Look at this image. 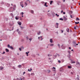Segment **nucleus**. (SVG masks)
Segmentation results:
<instances>
[{
  "label": "nucleus",
  "instance_id": "a878e982",
  "mask_svg": "<svg viewBox=\"0 0 80 80\" xmlns=\"http://www.w3.org/2000/svg\"><path fill=\"white\" fill-rule=\"evenodd\" d=\"M31 13H33V11L32 10L31 11Z\"/></svg>",
  "mask_w": 80,
  "mask_h": 80
},
{
  "label": "nucleus",
  "instance_id": "69168bd1",
  "mask_svg": "<svg viewBox=\"0 0 80 80\" xmlns=\"http://www.w3.org/2000/svg\"><path fill=\"white\" fill-rule=\"evenodd\" d=\"M11 15H13V14H12V13H11Z\"/></svg>",
  "mask_w": 80,
  "mask_h": 80
},
{
  "label": "nucleus",
  "instance_id": "4d7b16f0",
  "mask_svg": "<svg viewBox=\"0 0 80 80\" xmlns=\"http://www.w3.org/2000/svg\"><path fill=\"white\" fill-rule=\"evenodd\" d=\"M17 80H20V79H18V78H17Z\"/></svg>",
  "mask_w": 80,
  "mask_h": 80
},
{
  "label": "nucleus",
  "instance_id": "49530a36",
  "mask_svg": "<svg viewBox=\"0 0 80 80\" xmlns=\"http://www.w3.org/2000/svg\"><path fill=\"white\" fill-rule=\"evenodd\" d=\"M22 80H25V78L24 77H23L22 78Z\"/></svg>",
  "mask_w": 80,
  "mask_h": 80
},
{
  "label": "nucleus",
  "instance_id": "c9c22d12",
  "mask_svg": "<svg viewBox=\"0 0 80 80\" xmlns=\"http://www.w3.org/2000/svg\"><path fill=\"white\" fill-rule=\"evenodd\" d=\"M21 48H22V49H23L24 48H23V46H22Z\"/></svg>",
  "mask_w": 80,
  "mask_h": 80
},
{
  "label": "nucleus",
  "instance_id": "a19ab883",
  "mask_svg": "<svg viewBox=\"0 0 80 80\" xmlns=\"http://www.w3.org/2000/svg\"><path fill=\"white\" fill-rule=\"evenodd\" d=\"M42 4H43L44 3H45V2H42Z\"/></svg>",
  "mask_w": 80,
  "mask_h": 80
},
{
  "label": "nucleus",
  "instance_id": "7c9ffc66",
  "mask_svg": "<svg viewBox=\"0 0 80 80\" xmlns=\"http://www.w3.org/2000/svg\"><path fill=\"white\" fill-rule=\"evenodd\" d=\"M56 16H57V17H59V15H57V14H56Z\"/></svg>",
  "mask_w": 80,
  "mask_h": 80
},
{
  "label": "nucleus",
  "instance_id": "6ab92c4d",
  "mask_svg": "<svg viewBox=\"0 0 80 80\" xmlns=\"http://www.w3.org/2000/svg\"><path fill=\"white\" fill-rule=\"evenodd\" d=\"M40 33H41V32H40V31H39V32H38V35H40Z\"/></svg>",
  "mask_w": 80,
  "mask_h": 80
},
{
  "label": "nucleus",
  "instance_id": "864d4df0",
  "mask_svg": "<svg viewBox=\"0 0 80 80\" xmlns=\"http://www.w3.org/2000/svg\"><path fill=\"white\" fill-rule=\"evenodd\" d=\"M74 29H75V30H76V27H74Z\"/></svg>",
  "mask_w": 80,
  "mask_h": 80
},
{
  "label": "nucleus",
  "instance_id": "052dcab7",
  "mask_svg": "<svg viewBox=\"0 0 80 80\" xmlns=\"http://www.w3.org/2000/svg\"><path fill=\"white\" fill-rule=\"evenodd\" d=\"M69 49H71V48L69 47Z\"/></svg>",
  "mask_w": 80,
  "mask_h": 80
},
{
  "label": "nucleus",
  "instance_id": "7ed1b4c3",
  "mask_svg": "<svg viewBox=\"0 0 80 80\" xmlns=\"http://www.w3.org/2000/svg\"><path fill=\"white\" fill-rule=\"evenodd\" d=\"M56 28H58V23H57L56 25Z\"/></svg>",
  "mask_w": 80,
  "mask_h": 80
},
{
  "label": "nucleus",
  "instance_id": "b1692460",
  "mask_svg": "<svg viewBox=\"0 0 80 80\" xmlns=\"http://www.w3.org/2000/svg\"><path fill=\"white\" fill-rule=\"evenodd\" d=\"M47 72L48 73H50V70H47Z\"/></svg>",
  "mask_w": 80,
  "mask_h": 80
},
{
  "label": "nucleus",
  "instance_id": "4c0bfd02",
  "mask_svg": "<svg viewBox=\"0 0 80 80\" xmlns=\"http://www.w3.org/2000/svg\"><path fill=\"white\" fill-rule=\"evenodd\" d=\"M58 56V57H60V55L58 54H57V56Z\"/></svg>",
  "mask_w": 80,
  "mask_h": 80
},
{
  "label": "nucleus",
  "instance_id": "cd10ccee",
  "mask_svg": "<svg viewBox=\"0 0 80 80\" xmlns=\"http://www.w3.org/2000/svg\"><path fill=\"white\" fill-rule=\"evenodd\" d=\"M68 58H70V54H69L68 55Z\"/></svg>",
  "mask_w": 80,
  "mask_h": 80
},
{
  "label": "nucleus",
  "instance_id": "ea45409f",
  "mask_svg": "<svg viewBox=\"0 0 80 80\" xmlns=\"http://www.w3.org/2000/svg\"><path fill=\"white\" fill-rule=\"evenodd\" d=\"M51 55L50 54H48V57H51Z\"/></svg>",
  "mask_w": 80,
  "mask_h": 80
},
{
  "label": "nucleus",
  "instance_id": "13d9d810",
  "mask_svg": "<svg viewBox=\"0 0 80 80\" xmlns=\"http://www.w3.org/2000/svg\"><path fill=\"white\" fill-rule=\"evenodd\" d=\"M20 27H21V28H23L21 26H20Z\"/></svg>",
  "mask_w": 80,
  "mask_h": 80
},
{
  "label": "nucleus",
  "instance_id": "0e129e2a",
  "mask_svg": "<svg viewBox=\"0 0 80 80\" xmlns=\"http://www.w3.org/2000/svg\"><path fill=\"white\" fill-rule=\"evenodd\" d=\"M49 60H51V58H49Z\"/></svg>",
  "mask_w": 80,
  "mask_h": 80
},
{
  "label": "nucleus",
  "instance_id": "6e6d98bb",
  "mask_svg": "<svg viewBox=\"0 0 80 80\" xmlns=\"http://www.w3.org/2000/svg\"><path fill=\"white\" fill-rule=\"evenodd\" d=\"M20 79L21 80H23V79L22 80V78H20Z\"/></svg>",
  "mask_w": 80,
  "mask_h": 80
},
{
  "label": "nucleus",
  "instance_id": "4be33fe9",
  "mask_svg": "<svg viewBox=\"0 0 80 80\" xmlns=\"http://www.w3.org/2000/svg\"><path fill=\"white\" fill-rule=\"evenodd\" d=\"M11 49H12V50L13 49V48L12 47V46H10V48Z\"/></svg>",
  "mask_w": 80,
  "mask_h": 80
},
{
  "label": "nucleus",
  "instance_id": "37998d69",
  "mask_svg": "<svg viewBox=\"0 0 80 80\" xmlns=\"http://www.w3.org/2000/svg\"><path fill=\"white\" fill-rule=\"evenodd\" d=\"M61 31L62 33H63V31L62 30H61Z\"/></svg>",
  "mask_w": 80,
  "mask_h": 80
},
{
  "label": "nucleus",
  "instance_id": "423d86ee",
  "mask_svg": "<svg viewBox=\"0 0 80 80\" xmlns=\"http://www.w3.org/2000/svg\"><path fill=\"white\" fill-rule=\"evenodd\" d=\"M76 63L77 65H78V66H80V62H76Z\"/></svg>",
  "mask_w": 80,
  "mask_h": 80
},
{
  "label": "nucleus",
  "instance_id": "bf43d9fd",
  "mask_svg": "<svg viewBox=\"0 0 80 80\" xmlns=\"http://www.w3.org/2000/svg\"><path fill=\"white\" fill-rule=\"evenodd\" d=\"M71 8H72V9L73 8V7H71Z\"/></svg>",
  "mask_w": 80,
  "mask_h": 80
},
{
  "label": "nucleus",
  "instance_id": "5701e85b",
  "mask_svg": "<svg viewBox=\"0 0 80 80\" xmlns=\"http://www.w3.org/2000/svg\"><path fill=\"white\" fill-rule=\"evenodd\" d=\"M60 20H62V21H63V19L62 18H60L59 19Z\"/></svg>",
  "mask_w": 80,
  "mask_h": 80
},
{
  "label": "nucleus",
  "instance_id": "20e7f679",
  "mask_svg": "<svg viewBox=\"0 0 80 80\" xmlns=\"http://www.w3.org/2000/svg\"><path fill=\"white\" fill-rule=\"evenodd\" d=\"M63 18H64V20H67V19L66 18V17H65V16H63Z\"/></svg>",
  "mask_w": 80,
  "mask_h": 80
},
{
  "label": "nucleus",
  "instance_id": "412c9836",
  "mask_svg": "<svg viewBox=\"0 0 80 80\" xmlns=\"http://www.w3.org/2000/svg\"><path fill=\"white\" fill-rule=\"evenodd\" d=\"M66 30L68 32H69V29L68 28Z\"/></svg>",
  "mask_w": 80,
  "mask_h": 80
},
{
  "label": "nucleus",
  "instance_id": "39448f33",
  "mask_svg": "<svg viewBox=\"0 0 80 80\" xmlns=\"http://www.w3.org/2000/svg\"><path fill=\"white\" fill-rule=\"evenodd\" d=\"M50 43H53V40H52V39H50Z\"/></svg>",
  "mask_w": 80,
  "mask_h": 80
},
{
  "label": "nucleus",
  "instance_id": "473e14b6",
  "mask_svg": "<svg viewBox=\"0 0 80 80\" xmlns=\"http://www.w3.org/2000/svg\"><path fill=\"white\" fill-rule=\"evenodd\" d=\"M76 79H77V80H80V79H79V78H76Z\"/></svg>",
  "mask_w": 80,
  "mask_h": 80
},
{
  "label": "nucleus",
  "instance_id": "393cba45",
  "mask_svg": "<svg viewBox=\"0 0 80 80\" xmlns=\"http://www.w3.org/2000/svg\"><path fill=\"white\" fill-rule=\"evenodd\" d=\"M68 68H71V66H68Z\"/></svg>",
  "mask_w": 80,
  "mask_h": 80
},
{
  "label": "nucleus",
  "instance_id": "9b49d317",
  "mask_svg": "<svg viewBox=\"0 0 80 80\" xmlns=\"http://www.w3.org/2000/svg\"><path fill=\"white\" fill-rule=\"evenodd\" d=\"M32 70V69L31 68L30 69H28V72H31Z\"/></svg>",
  "mask_w": 80,
  "mask_h": 80
},
{
  "label": "nucleus",
  "instance_id": "1a4fd4ad",
  "mask_svg": "<svg viewBox=\"0 0 80 80\" xmlns=\"http://www.w3.org/2000/svg\"><path fill=\"white\" fill-rule=\"evenodd\" d=\"M47 2H45V4H44V6L45 7H48V6L47 5Z\"/></svg>",
  "mask_w": 80,
  "mask_h": 80
},
{
  "label": "nucleus",
  "instance_id": "f8f14e48",
  "mask_svg": "<svg viewBox=\"0 0 80 80\" xmlns=\"http://www.w3.org/2000/svg\"><path fill=\"white\" fill-rule=\"evenodd\" d=\"M18 23L20 26V25H22V22H18Z\"/></svg>",
  "mask_w": 80,
  "mask_h": 80
},
{
  "label": "nucleus",
  "instance_id": "603ef678",
  "mask_svg": "<svg viewBox=\"0 0 80 80\" xmlns=\"http://www.w3.org/2000/svg\"><path fill=\"white\" fill-rule=\"evenodd\" d=\"M63 14H65V12H63Z\"/></svg>",
  "mask_w": 80,
  "mask_h": 80
},
{
  "label": "nucleus",
  "instance_id": "f257e3e1",
  "mask_svg": "<svg viewBox=\"0 0 80 80\" xmlns=\"http://www.w3.org/2000/svg\"><path fill=\"white\" fill-rule=\"evenodd\" d=\"M23 2H20V5H21V7L23 8Z\"/></svg>",
  "mask_w": 80,
  "mask_h": 80
},
{
  "label": "nucleus",
  "instance_id": "dca6fc26",
  "mask_svg": "<svg viewBox=\"0 0 80 80\" xmlns=\"http://www.w3.org/2000/svg\"><path fill=\"white\" fill-rule=\"evenodd\" d=\"M18 68H21L22 67V65H19L18 66Z\"/></svg>",
  "mask_w": 80,
  "mask_h": 80
},
{
  "label": "nucleus",
  "instance_id": "6e6552de",
  "mask_svg": "<svg viewBox=\"0 0 80 80\" xmlns=\"http://www.w3.org/2000/svg\"><path fill=\"white\" fill-rule=\"evenodd\" d=\"M76 20V21H79V20H80V19H79L78 18H77Z\"/></svg>",
  "mask_w": 80,
  "mask_h": 80
},
{
  "label": "nucleus",
  "instance_id": "f704fd0d",
  "mask_svg": "<svg viewBox=\"0 0 80 80\" xmlns=\"http://www.w3.org/2000/svg\"><path fill=\"white\" fill-rule=\"evenodd\" d=\"M29 40L30 41H31L32 40V38H29Z\"/></svg>",
  "mask_w": 80,
  "mask_h": 80
},
{
  "label": "nucleus",
  "instance_id": "f03ea898",
  "mask_svg": "<svg viewBox=\"0 0 80 80\" xmlns=\"http://www.w3.org/2000/svg\"><path fill=\"white\" fill-rule=\"evenodd\" d=\"M15 8H16V5H14L13 8V10H15Z\"/></svg>",
  "mask_w": 80,
  "mask_h": 80
},
{
  "label": "nucleus",
  "instance_id": "ddd939ff",
  "mask_svg": "<svg viewBox=\"0 0 80 80\" xmlns=\"http://www.w3.org/2000/svg\"><path fill=\"white\" fill-rule=\"evenodd\" d=\"M75 23L76 25H77V24H78V23H79V22H75Z\"/></svg>",
  "mask_w": 80,
  "mask_h": 80
},
{
  "label": "nucleus",
  "instance_id": "a18cd8bd",
  "mask_svg": "<svg viewBox=\"0 0 80 80\" xmlns=\"http://www.w3.org/2000/svg\"><path fill=\"white\" fill-rule=\"evenodd\" d=\"M68 53H69L70 54V51H68Z\"/></svg>",
  "mask_w": 80,
  "mask_h": 80
},
{
  "label": "nucleus",
  "instance_id": "8fccbe9b",
  "mask_svg": "<svg viewBox=\"0 0 80 80\" xmlns=\"http://www.w3.org/2000/svg\"><path fill=\"white\" fill-rule=\"evenodd\" d=\"M63 10H62L61 11V13H63Z\"/></svg>",
  "mask_w": 80,
  "mask_h": 80
},
{
  "label": "nucleus",
  "instance_id": "bb28decb",
  "mask_svg": "<svg viewBox=\"0 0 80 80\" xmlns=\"http://www.w3.org/2000/svg\"><path fill=\"white\" fill-rule=\"evenodd\" d=\"M49 45L50 46H53V44H50Z\"/></svg>",
  "mask_w": 80,
  "mask_h": 80
},
{
  "label": "nucleus",
  "instance_id": "3c124183",
  "mask_svg": "<svg viewBox=\"0 0 80 80\" xmlns=\"http://www.w3.org/2000/svg\"><path fill=\"white\" fill-rule=\"evenodd\" d=\"M62 1H63V2H65V0H62Z\"/></svg>",
  "mask_w": 80,
  "mask_h": 80
},
{
  "label": "nucleus",
  "instance_id": "2f4dec72",
  "mask_svg": "<svg viewBox=\"0 0 80 80\" xmlns=\"http://www.w3.org/2000/svg\"><path fill=\"white\" fill-rule=\"evenodd\" d=\"M8 48H10V45H9V44H8Z\"/></svg>",
  "mask_w": 80,
  "mask_h": 80
},
{
  "label": "nucleus",
  "instance_id": "338daca9",
  "mask_svg": "<svg viewBox=\"0 0 80 80\" xmlns=\"http://www.w3.org/2000/svg\"><path fill=\"white\" fill-rule=\"evenodd\" d=\"M38 39H40V37H38Z\"/></svg>",
  "mask_w": 80,
  "mask_h": 80
},
{
  "label": "nucleus",
  "instance_id": "a211bd4d",
  "mask_svg": "<svg viewBox=\"0 0 80 80\" xmlns=\"http://www.w3.org/2000/svg\"><path fill=\"white\" fill-rule=\"evenodd\" d=\"M31 75H35V74H34V73H32L31 74Z\"/></svg>",
  "mask_w": 80,
  "mask_h": 80
},
{
  "label": "nucleus",
  "instance_id": "c03bdc74",
  "mask_svg": "<svg viewBox=\"0 0 80 80\" xmlns=\"http://www.w3.org/2000/svg\"><path fill=\"white\" fill-rule=\"evenodd\" d=\"M21 13L22 15H23V12H21Z\"/></svg>",
  "mask_w": 80,
  "mask_h": 80
},
{
  "label": "nucleus",
  "instance_id": "9d476101",
  "mask_svg": "<svg viewBox=\"0 0 80 80\" xmlns=\"http://www.w3.org/2000/svg\"><path fill=\"white\" fill-rule=\"evenodd\" d=\"M29 53V52H26V55H27V57H28V53Z\"/></svg>",
  "mask_w": 80,
  "mask_h": 80
},
{
  "label": "nucleus",
  "instance_id": "aec40b11",
  "mask_svg": "<svg viewBox=\"0 0 80 80\" xmlns=\"http://www.w3.org/2000/svg\"><path fill=\"white\" fill-rule=\"evenodd\" d=\"M52 2H53L52 1H51L50 2V4L52 5Z\"/></svg>",
  "mask_w": 80,
  "mask_h": 80
},
{
  "label": "nucleus",
  "instance_id": "e433bc0d",
  "mask_svg": "<svg viewBox=\"0 0 80 80\" xmlns=\"http://www.w3.org/2000/svg\"><path fill=\"white\" fill-rule=\"evenodd\" d=\"M26 39H27V40H28V37H27Z\"/></svg>",
  "mask_w": 80,
  "mask_h": 80
},
{
  "label": "nucleus",
  "instance_id": "79ce46f5",
  "mask_svg": "<svg viewBox=\"0 0 80 80\" xmlns=\"http://www.w3.org/2000/svg\"><path fill=\"white\" fill-rule=\"evenodd\" d=\"M19 50H20V51H22V49H21V48H19Z\"/></svg>",
  "mask_w": 80,
  "mask_h": 80
},
{
  "label": "nucleus",
  "instance_id": "5fc2aeb1",
  "mask_svg": "<svg viewBox=\"0 0 80 80\" xmlns=\"http://www.w3.org/2000/svg\"><path fill=\"white\" fill-rule=\"evenodd\" d=\"M25 73V72H24L23 73V75H24Z\"/></svg>",
  "mask_w": 80,
  "mask_h": 80
},
{
  "label": "nucleus",
  "instance_id": "58836bf2",
  "mask_svg": "<svg viewBox=\"0 0 80 80\" xmlns=\"http://www.w3.org/2000/svg\"><path fill=\"white\" fill-rule=\"evenodd\" d=\"M75 63V62L73 61V62H72V63Z\"/></svg>",
  "mask_w": 80,
  "mask_h": 80
},
{
  "label": "nucleus",
  "instance_id": "f3484780",
  "mask_svg": "<svg viewBox=\"0 0 80 80\" xmlns=\"http://www.w3.org/2000/svg\"><path fill=\"white\" fill-rule=\"evenodd\" d=\"M0 69L1 70H3V67L2 66H1V68H0Z\"/></svg>",
  "mask_w": 80,
  "mask_h": 80
},
{
  "label": "nucleus",
  "instance_id": "c756f323",
  "mask_svg": "<svg viewBox=\"0 0 80 80\" xmlns=\"http://www.w3.org/2000/svg\"><path fill=\"white\" fill-rule=\"evenodd\" d=\"M15 18L16 20H18V18H17V17H15Z\"/></svg>",
  "mask_w": 80,
  "mask_h": 80
},
{
  "label": "nucleus",
  "instance_id": "4468645a",
  "mask_svg": "<svg viewBox=\"0 0 80 80\" xmlns=\"http://www.w3.org/2000/svg\"><path fill=\"white\" fill-rule=\"evenodd\" d=\"M27 3H26V2H25V5H24L25 7H26V6H27Z\"/></svg>",
  "mask_w": 80,
  "mask_h": 80
},
{
  "label": "nucleus",
  "instance_id": "09e8293b",
  "mask_svg": "<svg viewBox=\"0 0 80 80\" xmlns=\"http://www.w3.org/2000/svg\"><path fill=\"white\" fill-rule=\"evenodd\" d=\"M70 17H71V18H72V15H71Z\"/></svg>",
  "mask_w": 80,
  "mask_h": 80
},
{
  "label": "nucleus",
  "instance_id": "c85d7f7f",
  "mask_svg": "<svg viewBox=\"0 0 80 80\" xmlns=\"http://www.w3.org/2000/svg\"><path fill=\"white\" fill-rule=\"evenodd\" d=\"M58 62L59 63H61V61H60V60H59L58 61Z\"/></svg>",
  "mask_w": 80,
  "mask_h": 80
},
{
  "label": "nucleus",
  "instance_id": "e2e57ef3",
  "mask_svg": "<svg viewBox=\"0 0 80 80\" xmlns=\"http://www.w3.org/2000/svg\"><path fill=\"white\" fill-rule=\"evenodd\" d=\"M71 51H73V49H72V50H71Z\"/></svg>",
  "mask_w": 80,
  "mask_h": 80
},
{
  "label": "nucleus",
  "instance_id": "0eeeda50",
  "mask_svg": "<svg viewBox=\"0 0 80 80\" xmlns=\"http://www.w3.org/2000/svg\"><path fill=\"white\" fill-rule=\"evenodd\" d=\"M6 52H9V50L7 48H6Z\"/></svg>",
  "mask_w": 80,
  "mask_h": 80
},
{
  "label": "nucleus",
  "instance_id": "de8ad7c7",
  "mask_svg": "<svg viewBox=\"0 0 80 80\" xmlns=\"http://www.w3.org/2000/svg\"><path fill=\"white\" fill-rule=\"evenodd\" d=\"M58 46H59V48H60V44H58Z\"/></svg>",
  "mask_w": 80,
  "mask_h": 80
},
{
  "label": "nucleus",
  "instance_id": "2eb2a0df",
  "mask_svg": "<svg viewBox=\"0 0 80 80\" xmlns=\"http://www.w3.org/2000/svg\"><path fill=\"white\" fill-rule=\"evenodd\" d=\"M53 71L55 72V68L53 67Z\"/></svg>",
  "mask_w": 80,
  "mask_h": 80
},
{
  "label": "nucleus",
  "instance_id": "680f3d73",
  "mask_svg": "<svg viewBox=\"0 0 80 80\" xmlns=\"http://www.w3.org/2000/svg\"><path fill=\"white\" fill-rule=\"evenodd\" d=\"M17 30L18 32V30H19L18 29Z\"/></svg>",
  "mask_w": 80,
  "mask_h": 80
},
{
  "label": "nucleus",
  "instance_id": "774afa93",
  "mask_svg": "<svg viewBox=\"0 0 80 80\" xmlns=\"http://www.w3.org/2000/svg\"><path fill=\"white\" fill-rule=\"evenodd\" d=\"M65 49V48H63L62 49Z\"/></svg>",
  "mask_w": 80,
  "mask_h": 80
},
{
  "label": "nucleus",
  "instance_id": "72a5a7b5",
  "mask_svg": "<svg viewBox=\"0 0 80 80\" xmlns=\"http://www.w3.org/2000/svg\"><path fill=\"white\" fill-rule=\"evenodd\" d=\"M5 52H3V53H2V54H5Z\"/></svg>",
  "mask_w": 80,
  "mask_h": 80
}]
</instances>
